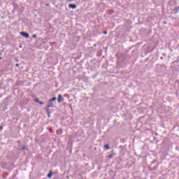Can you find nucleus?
Here are the masks:
<instances>
[{
	"mask_svg": "<svg viewBox=\"0 0 179 179\" xmlns=\"http://www.w3.org/2000/svg\"><path fill=\"white\" fill-rule=\"evenodd\" d=\"M20 35L22 36V37H25V38H29V37H30V35L24 31L20 32Z\"/></svg>",
	"mask_w": 179,
	"mask_h": 179,
	"instance_id": "f03ea898",
	"label": "nucleus"
},
{
	"mask_svg": "<svg viewBox=\"0 0 179 179\" xmlns=\"http://www.w3.org/2000/svg\"><path fill=\"white\" fill-rule=\"evenodd\" d=\"M69 8H70L71 9H76V5H75V4H69Z\"/></svg>",
	"mask_w": 179,
	"mask_h": 179,
	"instance_id": "20e7f679",
	"label": "nucleus"
},
{
	"mask_svg": "<svg viewBox=\"0 0 179 179\" xmlns=\"http://www.w3.org/2000/svg\"><path fill=\"white\" fill-rule=\"evenodd\" d=\"M0 129H1V131H2L3 129V127L2 126H1Z\"/></svg>",
	"mask_w": 179,
	"mask_h": 179,
	"instance_id": "2eb2a0df",
	"label": "nucleus"
},
{
	"mask_svg": "<svg viewBox=\"0 0 179 179\" xmlns=\"http://www.w3.org/2000/svg\"><path fill=\"white\" fill-rule=\"evenodd\" d=\"M57 100V97H53L49 100L48 103H52V101H55Z\"/></svg>",
	"mask_w": 179,
	"mask_h": 179,
	"instance_id": "39448f33",
	"label": "nucleus"
},
{
	"mask_svg": "<svg viewBox=\"0 0 179 179\" xmlns=\"http://www.w3.org/2000/svg\"><path fill=\"white\" fill-rule=\"evenodd\" d=\"M22 150H27V148H26V145H24L22 148Z\"/></svg>",
	"mask_w": 179,
	"mask_h": 179,
	"instance_id": "9d476101",
	"label": "nucleus"
},
{
	"mask_svg": "<svg viewBox=\"0 0 179 179\" xmlns=\"http://www.w3.org/2000/svg\"><path fill=\"white\" fill-rule=\"evenodd\" d=\"M1 59V57H0V59Z\"/></svg>",
	"mask_w": 179,
	"mask_h": 179,
	"instance_id": "aec40b11",
	"label": "nucleus"
},
{
	"mask_svg": "<svg viewBox=\"0 0 179 179\" xmlns=\"http://www.w3.org/2000/svg\"><path fill=\"white\" fill-rule=\"evenodd\" d=\"M61 101H64V97L62 96V95L59 94V96H58V102H59V103H61Z\"/></svg>",
	"mask_w": 179,
	"mask_h": 179,
	"instance_id": "7ed1b4c3",
	"label": "nucleus"
},
{
	"mask_svg": "<svg viewBox=\"0 0 179 179\" xmlns=\"http://www.w3.org/2000/svg\"><path fill=\"white\" fill-rule=\"evenodd\" d=\"M105 149H106L107 150H108V149H110V145L108 144H106L104 145Z\"/></svg>",
	"mask_w": 179,
	"mask_h": 179,
	"instance_id": "6e6552de",
	"label": "nucleus"
},
{
	"mask_svg": "<svg viewBox=\"0 0 179 179\" xmlns=\"http://www.w3.org/2000/svg\"><path fill=\"white\" fill-rule=\"evenodd\" d=\"M164 24H166V22H164Z\"/></svg>",
	"mask_w": 179,
	"mask_h": 179,
	"instance_id": "6ab92c4d",
	"label": "nucleus"
},
{
	"mask_svg": "<svg viewBox=\"0 0 179 179\" xmlns=\"http://www.w3.org/2000/svg\"><path fill=\"white\" fill-rule=\"evenodd\" d=\"M51 177H52V172H50L48 174V178H51Z\"/></svg>",
	"mask_w": 179,
	"mask_h": 179,
	"instance_id": "0eeeda50",
	"label": "nucleus"
},
{
	"mask_svg": "<svg viewBox=\"0 0 179 179\" xmlns=\"http://www.w3.org/2000/svg\"><path fill=\"white\" fill-rule=\"evenodd\" d=\"M94 46L96 47V44H94Z\"/></svg>",
	"mask_w": 179,
	"mask_h": 179,
	"instance_id": "a211bd4d",
	"label": "nucleus"
},
{
	"mask_svg": "<svg viewBox=\"0 0 179 179\" xmlns=\"http://www.w3.org/2000/svg\"><path fill=\"white\" fill-rule=\"evenodd\" d=\"M34 101L35 103H40V100L38 98L35 99Z\"/></svg>",
	"mask_w": 179,
	"mask_h": 179,
	"instance_id": "1a4fd4ad",
	"label": "nucleus"
},
{
	"mask_svg": "<svg viewBox=\"0 0 179 179\" xmlns=\"http://www.w3.org/2000/svg\"><path fill=\"white\" fill-rule=\"evenodd\" d=\"M57 134V135H62V129H58Z\"/></svg>",
	"mask_w": 179,
	"mask_h": 179,
	"instance_id": "423d86ee",
	"label": "nucleus"
},
{
	"mask_svg": "<svg viewBox=\"0 0 179 179\" xmlns=\"http://www.w3.org/2000/svg\"><path fill=\"white\" fill-rule=\"evenodd\" d=\"M39 104L43 105V104H44V102H43V101H39Z\"/></svg>",
	"mask_w": 179,
	"mask_h": 179,
	"instance_id": "ddd939ff",
	"label": "nucleus"
},
{
	"mask_svg": "<svg viewBox=\"0 0 179 179\" xmlns=\"http://www.w3.org/2000/svg\"><path fill=\"white\" fill-rule=\"evenodd\" d=\"M16 62H19V60L16 59Z\"/></svg>",
	"mask_w": 179,
	"mask_h": 179,
	"instance_id": "f3484780",
	"label": "nucleus"
},
{
	"mask_svg": "<svg viewBox=\"0 0 179 179\" xmlns=\"http://www.w3.org/2000/svg\"><path fill=\"white\" fill-rule=\"evenodd\" d=\"M15 66H17V67L19 66V64H17L15 65Z\"/></svg>",
	"mask_w": 179,
	"mask_h": 179,
	"instance_id": "dca6fc26",
	"label": "nucleus"
},
{
	"mask_svg": "<svg viewBox=\"0 0 179 179\" xmlns=\"http://www.w3.org/2000/svg\"><path fill=\"white\" fill-rule=\"evenodd\" d=\"M50 107L52 108V102L48 103V105L47 106V108H46V113L48 117H50V114H51V113L50 112Z\"/></svg>",
	"mask_w": 179,
	"mask_h": 179,
	"instance_id": "f257e3e1",
	"label": "nucleus"
},
{
	"mask_svg": "<svg viewBox=\"0 0 179 179\" xmlns=\"http://www.w3.org/2000/svg\"><path fill=\"white\" fill-rule=\"evenodd\" d=\"M36 37H37V35H36V34H34V35L32 36V38H36Z\"/></svg>",
	"mask_w": 179,
	"mask_h": 179,
	"instance_id": "f8f14e48",
	"label": "nucleus"
},
{
	"mask_svg": "<svg viewBox=\"0 0 179 179\" xmlns=\"http://www.w3.org/2000/svg\"><path fill=\"white\" fill-rule=\"evenodd\" d=\"M103 34H107V31H104L103 32Z\"/></svg>",
	"mask_w": 179,
	"mask_h": 179,
	"instance_id": "4468645a",
	"label": "nucleus"
},
{
	"mask_svg": "<svg viewBox=\"0 0 179 179\" xmlns=\"http://www.w3.org/2000/svg\"><path fill=\"white\" fill-rule=\"evenodd\" d=\"M108 159H113V154H110V155H108Z\"/></svg>",
	"mask_w": 179,
	"mask_h": 179,
	"instance_id": "9b49d317",
	"label": "nucleus"
}]
</instances>
